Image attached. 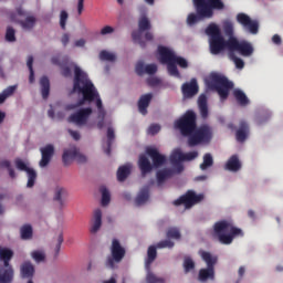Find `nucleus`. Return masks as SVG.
<instances>
[{
    "instance_id": "nucleus-1",
    "label": "nucleus",
    "mask_w": 283,
    "mask_h": 283,
    "mask_svg": "<svg viewBox=\"0 0 283 283\" xmlns=\"http://www.w3.org/2000/svg\"><path fill=\"white\" fill-rule=\"evenodd\" d=\"M73 94H77L78 101L76 104H71L66 107V109H76V107H81L85 105V103H93L95 101L98 116H97V127L98 129H103L105 125H109V122H105V108H103V101H101V95H98V91L94 83L90 81L86 73L76 72L74 76L73 84Z\"/></svg>"
},
{
    "instance_id": "nucleus-2",
    "label": "nucleus",
    "mask_w": 283,
    "mask_h": 283,
    "mask_svg": "<svg viewBox=\"0 0 283 283\" xmlns=\"http://www.w3.org/2000/svg\"><path fill=\"white\" fill-rule=\"evenodd\" d=\"M175 128L179 129L182 136H189L190 147L211 140V128L209 126L196 128V113L191 111H188L181 118L175 122Z\"/></svg>"
},
{
    "instance_id": "nucleus-3",
    "label": "nucleus",
    "mask_w": 283,
    "mask_h": 283,
    "mask_svg": "<svg viewBox=\"0 0 283 283\" xmlns=\"http://www.w3.org/2000/svg\"><path fill=\"white\" fill-rule=\"evenodd\" d=\"M171 240H180V230L178 228H169L167 231V239L157 243L156 247L150 245L147 251V258L145 260V269H146V282L145 283H165V279L160 276H156L151 272V264L154 260H156V249H174V241Z\"/></svg>"
},
{
    "instance_id": "nucleus-4",
    "label": "nucleus",
    "mask_w": 283,
    "mask_h": 283,
    "mask_svg": "<svg viewBox=\"0 0 283 283\" xmlns=\"http://www.w3.org/2000/svg\"><path fill=\"white\" fill-rule=\"evenodd\" d=\"M196 12L190 13L187 18L188 25H196L203 19H211L213 10H224V2L222 0H192Z\"/></svg>"
},
{
    "instance_id": "nucleus-5",
    "label": "nucleus",
    "mask_w": 283,
    "mask_h": 283,
    "mask_svg": "<svg viewBox=\"0 0 283 283\" xmlns=\"http://www.w3.org/2000/svg\"><path fill=\"white\" fill-rule=\"evenodd\" d=\"M167 163V157L160 154L158 148L148 147L146 148V155H140L138 159V167L142 171V175L145 176L149 174L151 169H158V167H163Z\"/></svg>"
},
{
    "instance_id": "nucleus-6",
    "label": "nucleus",
    "mask_w": 283,
    "mask_h": 283,
    "mask_svg": "<svg viewBox=\"0 0 283 283\" xmlns=\"http://www.w3.org/2000/svg\"><path fill=\"white\" fill-rule=\"evenodd\" d=\"M213 235L218 238L221 244H231L233 238L244 235L240 228L233 226L231 220H221L214 223L213 226Z\"/></svg>"
},
{
    "instance_id": "nucleus-7",
    "label": "nucleus",
    "mask_w": 283,
    "mask_h": 283,
    "mask_svg": "<svg viewBox=\"0 0 283 283\" xmlns=\"http://www.w3.org/2000/svg\"><path fill=\"white\" fill-rule=\"evenodd\" d=\"M206 34L209 36V50L213 55L222 54L224 50H229V39L226 40L222 35L220 27L217 24H209L206 28Z\"/></svg>"
},
{
    "instance_id": "nucleus-8",
    "label": "nucleus",
    "mask_w": 283,
    "mask_h": 283,
    "mask_svg": "<svg viewBox=\"0 0 283 283\" xmlns=\"http://www.w3.org/2000/svg\"><path fill=\"white\" fill-rule=\"evenodd\" d=\"M205 83L208 90H214V92L219 94L221 101H227L229 97V90H232L233 87V82L218 73H211L205 78Z\"/></svg>"
},
{
    "instance_id": "nucleus-9",
    "label": "nucleus",
    "mask_w": 283,
    "mask_h": 283,
    "mask_svg": "<svg viewBox=\"0 0 283 283\" xmlns=\"http://www.w3.org/2000/svg\"><path fill=\"white\" fill-rule=\"evenodd\" d=\"M160 63L167 65L168 72H178V66L181 70H187L189 67V62L182 56H177L174 51L167 49V46L158 48Z\"/></svg>"
},
{
    "instance_id": "nucleus-10",
    "label": "nucleus",
    "mask_w": 283,
    "mask_h": 283,
    "mask_svg": "<svg viewBox=\"0 0 283 283\" xmlns=\"http://www.w3.org/2000/svg\"><path fill=\"white\" fill-rule=\"evenodd\" d=\"M13 255L14 252H12V250L0 247V262L3 263V265L0 266V283H12L14 280V268L10 264V260H12Z\"/></svg>"
},
{
    "instance_id": "nucleus-11",
    "label": "nucleus",
    "mask_w": 283,
    "mask_h": 283,
    "mask_svg": "<svg viewBox=\"0 0 283 283\" xmlns=\"http://www.w3.org/2000/svg\"><path fill=\"white\" fill-rule=\"evenodd\" d=\"M69 123H74L77 127H93L92 108H81L69 117Z\"/></svg>"
},
{
    "instance_id": "nucleus-12",
    "label": "nucleus",
    "mask_w": 283,
    "mask_h": 283,
    "mask_svg": "<svg viewBox=\"0 0 283 283\" xmlns=\"http://www.w3.org/2000/svg\"><path fill=\"white\" fill-rule=\"evenodd\" d=\"M123 258H125V248L120 245V241H118V239H113L111 255L106 259V266L108 269H114L116 264L123 261Z\"/></svg>"
},
{
    "instance_id": "nucleus-13",
    "label": "nucleus",
    "mask_w": 283,
    "mask_h": 283,
    "mask_svg": "<svg viewBox=\"0 0 283 283\" xmlns=\"http://www.w3.org/2000/svg\"><path fill=\"white\" fill-rule=\"evenodd\" d=\"M229 52H238L241 56H253L255 49L249 41L231 38L229 39Z\"/></svg>"
},
{
    "instance_id": "nucleus-14",
    "label": "nucleus",
    "mask_w": 283,
    "mask_h": 283,
    "mask_svg": "<svg viewBox=\"0 0 283 283\" xmlns=\"http://www.w3.org/2000/svg\"><path fill=\"white\" fill-rule=\"evenodd\" d=\"M52 65L64 67V72H83L76 63L70 62V56L57 53L51 57Z\"/></svg>"
},
{
    "instance_id": "nucleus-15",
    "label": "nucleus",
    "mask_w": 283,
    "mask_h": 283,
    "mask_svg": "<svg viewBox=\"0 0 283 283\" xmlns=\"http://www.w3.org/2000/svg\"><path fill=\"white\" fill-rule=\"evenodd\" d=\"M14 165L17 169H19V171H25L28 178L27 187L29 189H32V187H34V184L36 182V170L32 168L28 160H23L20 158L15 159Z\"/></svg>"
},
{
    "instance_id": "nucleus-16",
    "label": "nucleus",
    "mask_w": 283,
    "mask_h": 283,
    "mask_svg": "<svg viewBox=\"0 0 283 283\" xmlns=\"http://www.w3.org/2000/svg\"><path fill=\"white\" fill-rule=\"evenodd\" d=\"M202 200H205V195H197L190 190L179 199L175 200L174 205H184L185 209H191L193 205H198V202H202Z\"/></svg>"
},
{
    "instance_id": "nucleus-17",
    "label": "nucleus",
    "mask_w": 283,
    "mask_h": 283,
    "mask_svg": "<svg viewBox=\"0 0 283 283\" xmlns=\"http://www.w3.org/2000/svg\"><path fill=\"white\" fill-rule=\"evenodd\" d=\"M197 156L198 151H190L185 154L182 150H180V148H176L170 155V163L178 165L180 163L196 160Z\"/></svg>"
},
{
    "instance_id": "nucleus-18",
    "label": "nucleus",
    "mask_w": 283,
    "mask_h": 283,
    "mask_svg": "<svg viewBox=\"0 0 283 283\" xmlns=\"http://www.w3.org/2000/svg\"><path fill=\"white\" fill-rule=\"evenodd\" d=\"M237 21L247 30L250 32V34H255L260 28L258 24V21L251 20V17H249L247 13H239L237 15Z\"/></svg>"
},
{
    "instance_id": "nucleus-19",
    "label": "nucleus",
    "mask_w": 283,
    "mask_h": 283,
    "mask_svg": "<svg viewBox=\"0 0 283 283\" xmlns=\"http://www.w3.org/2000/svg\"><path fill=\"white\" fill-rule=\"evenodd\" d=\"M41 151V160L39 163V166L43 169L50 165V161L52 160V156H54V145L48 144L46 146L40 148Z\"/></svg>"
},
{
    "instance_id": "nucleus-20",
    "label": "nucleus",
    "mask_w": 283,
    "mask_h": 283,
    "mask_svg": "<svg viewBox=\"0 0 283 283\" xmlns=\"http://www.w3.org/2000/svg\"><path fill=\"white\" fill-rule=\"evenodd\" d=\"M101 227H103V210H101V208H96L93 211V217L91 219V233H98V231H101Z\"/></svg>"
},
{
    "instance_id": "nucleus-21",
    "label": "nucleus",
    "mask_w": 283,
    "mask_h": 283,
    "mask_svg": "<svg viewBox=\"0 0 283 283\" xmlns=\"http://www.w3.org/2000/svg\"><path fill=\"white\" fill-rule=\"evenodd\" d=\"M184 98H193L198 94V82L196 78H192L190 82H187L181 87Z\"/></svg>"
},
{
    "instance_id": "nucleus-22",
    "label": "nucleus",
    "mask_w": 283,
    "mask_h": 283,
    "mask_svg": "<svg viewBox=\"0 0 283 283\" xmlns=\"http://www.w3.org/2000/svg\"><path fill=\"white\" fill-rule=\"evenodd\" d=\"M78 155V148L76 146L72 145L63 150L62 160L64 165H72L74 160H76V156Z\"/></svg>"
},
{
    "instance_id": "nucleus-23",
    "label": "nucleus",
    "mask_w": 283,
    "mask_h": 283,
    "mask_svg": "<svg viewBox=\"0 0 283 283\" xmlns=\"http://www.w3.org/2000/svg\"><path fill=\"white\" fill-rule=\"evenodd\" d=\"M198 280L199 282H213V280H216V268L213 266H210V268H202L200 271H199V274H198Z\"/></svg>"
},
{
    "instance_id": "nucleus-24",
    "label": "nucleus",
    "mask_w": 283,
    "mask_h": 283,
    "mask_svg": "<svg viewBox=\"0 0 283 283\" xmlns=\"http://www.w3.org/2000/svg\"><path fill=\"white\" fill-rule=\"evenodd\" d=\"M20 275L27 280L34 277V265L30 261H25L20 265Z\"/></svg>"
},
{
    "instance_id": "nucleus-25",
    "label": "nucleus",
    "mask_w": 283,
    "mask_h": 283,
    "mask_svg": "<svg viewBox=\"0 0 283 283\" xmlns=\"http://www.w3.org/2000/svg\"><path fill=\"white\" fill-rule=\"evenodd\" d=\"M180 171H182V167L178 166L177 170H169V169H165V170H159L157 172V184L160 187V185H163V182H165V180H167V178H171V176L174 174H180Z\"/></svg>"
},
{
    "instance_id": "nucleus-26",
    "label": "nucleus",
    "mask_w": 283,
    "mask_h": 283,
    "mask_svg": "<svg viewBox=\"0 0 283 283\" xmlns=\"http://www.w3.org/2000/svg\"><path fill=\"white\" fill-rule=\"evenodd\" d=\"M147 202H149V188L144 187L135 198V206L143 207V205H147Z\"/></svg>"
},
{
    "instance_id": "nucleus-27",
    "label": "nucleus",
    "mask_w": 283,
    "mask_h": 283,
    "mask_svg": "<svg viewBox=\"0 0 283 283\" xmlns=\"http://www.w3.org/2000/svg\"><path fill=\"white\" fill-rule=\"evenodd\" d=\"M199 255L201 260L207 264L208 268L216 266L218 264V256L212 254L211 252H207L205 250L199 251Z\"/></svg>"
},
{
    "instance_id": "nucleus-28",
    "label": "nucleus",
    "mask_w": 283,
    "mask_h": 283,
    "mask_svg": "<svg viewBox=\"0 0 283 283\" xmlns=\"http://www.w3.org/2000/svg\"><path fill=\"white\" fill-rule=\"evenodd\" d=\"M65 198H67V190L61 186H57L54 190L53 200H55L60 207H64Z\"/></svg>"
},
{
    "instance_id": "nucleus-29",
    "label": "nucleus",
    "mask_w": 283,
    "mask_h": 283,
    "mask_svg": "<svg viewBox=\"0 0 283 283\" xmlns=\"http://www.w3.org/2000/svg\"><path fill=\"white\" fill-rule=\"evenodd\" d=\"M151 98H154V96L151 95V93L142 95V97L139 98L138 102V109L139 112L145 116V114H147V107H149V103H151Z\"/></svg>"
},
{
    "instance_id": "nucleus-30",
    "label": "nucleus",
    "mask_w": 283,
    "mask_h": 283,
    "mask_svg": "<svg viewBox=\"0 0 283 283\" xmlns=\"http://www.w3.org/2000/svg\"><path fill=\"white\" fill-rule=\"evenodd\" d=\"M232 94L239 105H241L242 107H247V105H249V97L247 96L244 91L240 88H234Z\"/></svg>"
},
{
    "instance_id": "nucleus-31",
    "label": "nucleus",
    "mask_w": 283,
    "mask_h": 283,
    "mask_svg": "<svg viewBox=\"0 0 283 283\" xmlns=\"http://www.w3.org/2000/svg\"><path fill=\"white\" fill-rule=\"evenodd\" d=\"M226 169H228V171H240V169H242V164L240 159H238V156L230 157L226 164Z\"/></svg>"
},
{
    "instance_id": "nucleus-32",
    "label": "nucleus",
    "mask_w": 283,
    "mask_h": 283,
    "mask_svg": "<svg viewBox=\"0 0 283 283\" xmlns=\"http://www.w3.org/2000/svg\"><path fill=\"white\" fill-rule=\"evenodd\" d=\"M249 136V126L247 123L241 122L240 128L237 130V140L238 143H244Z\"/></svg>"
},
{
    "instance_id": "nucleus-33",
    "label": "nucleus",
    "mask_w": 283,
    "mask_h": 283,
    "mask_svg": "<svg viewBox=\"0 0 283 283\" xmlns=\"http://www.w3.org/2000/svg\"><path fill=\"white\" fill-rule=\"evenodd\" d=\"M198 107L202 118H207V116H209V108L207 106V96L205 94L199 96Z\"/></svg>"
},
{
    "instance_id": "nucleus-34",
    "label": "nucleus",
    "mask_w": 283,
    "mask_h": 283,
    "mask_svg": "<svg viewBox=\"0 0 283 283\" xmlns=\"http://www.w3.org/2000/svg\"><path fill=\"white\" fill-rule=\"evenodd\" d=\"M129 174H132V165L127 164L125 166L119 167L117 170V180L119 182H123L124 180H126Z\"/></svg>"
},
{
    "instance_id": "nucleus-35",
    "label": "nucleus",
    "mask_w": 283,
    "mask_h": 283,
    "mask_svg": "<svg viewBox=\"0 0 283 283\" xmlns=\"http://www.w3.org/2000/svg\"><path fill=\"white\" fill-rule=\"evenodd\" d=\"M17 92V85L8 86L2 93H0V105L6 103L7 98H10Z\"/></svg>"
},
{
    "instance_id": "nucleus-36",
    "label": "nucleus",
    "mask_w": 283,
    "mask_h": 283,
    "mask_svg": "<svg viewBox=\"0 0 283 283\" xmlns=\"http://www.w3.org/2000/svg\"><path fill=\"white\" fill-rule=\"evenodd\" d=\"M32 234H33L32 226L24 224L21 227L20 235L22 240H32Z\"/></svg>"
},
{
    "instance_id": "nucleus-37",
    "label": "nucleus",
    "mask_w": 283,
    "mask_h": 283,
    "mask_svg": "<svg viewBox=\"0 0 283 283\" xmlns=\"http://www.w3.org/2000/svg\"><path fill=\"white\" fill-rule=\"evenodd\" d=\"M42 98H48L50 96V80L48 77H42L40 80Z\"/></svg>"
},
{
    "instance_id": "nucleus-38",
    "label": "nucleus",
    "mask_w": 283,
    "mask_h": 283,
    "mask_svg": "<svg viewBox=\"0 0 283 283\" xmlns=\"http://www.w3.org/2000/svg\"><path fill=\"white\" fill-rule=\"evenodd\" d=\"M138 28L140 32L151 30V22H149V19L147 18V15H142L139 18Z\"/></svg>"
},
{
    "instance_id": "nucleus-39",
    "label": "nucleus",
    "mask_w": 283,
    "mask_h": 283,
    "mask_svg": "<svg viewBox=\"0 0 283 283\" xmlns=\"http://www.w3.org/2000/svg\"><path fill=\"white\" fill-rule=\"evenodd\" d=\"M99 191L102 193V206L107 207V205H109V201L112 200V195L109 193V190L105 186H102L99 188Z\"/></svg>"
},
{
    "instance_id": "nucleus-40",
    "label": "nucleus",
    "mask_w": 283,
    "mask_h": 283,
    "mask_svg": "<svg viewBox=\"0 0 283 283\" xmlns=\"http://www.w3.org/2000/svg\"><path fill=\"white\" fill-rule=\"evenodd\" d=\"M99 60L108 61V63H114L116 61V54H114L107 50H103L99 52Z\"/></svg>"
},
{
    "instance_id": "nucleus-41",
    "label": "nucleus",
    "mask_w": 283,
    "mask_h": 283,
    "mask_svg": "<svg viewBox=\"0 0 283 283\" xmlns=\"http://www.w3.org/2000/svg\"><path fill=\"white\" fill-rule=\"evenodd\" d=\"M209 167H213V156H211V154H206L203 156V161L200 165V170L205 171L206 169H209Z\"/></svg>"
},
{
    "instance_id": "nucleus-42",
    "label": "nucleus",
    "mask_w": 283,
    "mask_h": 283,
    "mask_svg": "<svg viewBox=\"0 0 283 283\" xmlns=\"http://www.w3.org/2000/svg\"><path fill=\"white\" fill-rule=\"evenodd\" d=\"M196 269V262L190 256H185L184 259V270L185 273H191Z\"/></svg>"
},
{
    "instance_id": "nucleus-43",
    "label": "nucleus",
    "mask_w": 283,
    "mask_h": 283,
    "mask_svg": "<svg viewBox=\"0 0 283 283\" xmlns=\"http://www.w3.org/2000/svg\"><path fill=\"white\" fill-rule=\"evenodd\" d=\"M35 23H36V18L29 15L27 17L25 21L20 22V25L23 28V30H32Z\"/></svg>"
},
{
    "instance_id": "nucleus-44",
    "label": "nucleus",
    "mask_w": 283,
    "mask_h": 283,
    "mask_svg": "<svg viewBox=\"0 0 283 283\" xmlns=\"http://www.w3.org/2000/svg\"><path fill=\"white\" fill-rule=\"evenodd\" d=\"M223 32L226 34V36H228V39H235V36L233 35V22L231 21H224L223 22Z\"/></svg>"
},
{
    "instance_id": "nucleus-45",
    "label": "nucleus",
    "mask_w": 283,
    "mask_h": 283,
    "mask_svg": "<svg viewBox=\"0 0 283 283\" xmlns=\"http://www.w3.org/2000/svg\"><path fill=\"white\" fill-rule=\"evenodd\" d=\"M132 38L135 43H138V45H140V48H146L147 44L145 43V41H143V31H134L132 33Z\"/></svg>"
},
{
    "instance_id": "nucleus-46",
    "label": "nucleus",
    "mask_w": 283,
    "mask_h": 283,
    "mask_svg": "<svg viewBox=\"0 0 283 283\" xmlns=\"http://www.w3.org/2000/svg\"><path fill=\"white\" fill-rule=\"evenodd\" d=\"M31 258L38 263L45 262V252L43 250H35L31 252Z\"/></svg>"
},
{
    "instance_id": "nucleus-47",
    "label": "nucleus",
    "mask_w": 283,
    "mask_h": 283,
    "mask_svg": "<svg viewBox=\"0 0 283 283\" xmlns=\"http://www.w3.org/2000/svg\"><path fill=\"white\" fill-rule=\"evenodd\" d=\"M114 128L112 126H108L107 128V148L104 149L105 154H109V147H112V140H114Z\"/></svg>"
},
{
    "instance_id": "nucleus-48",
    "label": "nucleus",
    "mask_w": 283,
    "mask_h": 283,
    "mask_svg": "<svg viewBox=\"0 0 283 283\" xmlns=\"http://www.w3.org/2000/svg\"><path fill=\"white\" fill-rule=\"evenodd\" d=\"M6 41H8L9 43H14V41H17L15 31L12 27L7 28Z\"/></svg>"
},
{
    "instance_id": "nucleus-49",
    "label": "nucleus",
    "mask_w": 283,
    "mask_h": 283,
    "mask_svg": "<svg viewBox=\"0 0 283 283\" xmlns=\"http://www.w3.org/2000/svg\"><path fill=\"white\" fill-rule=\"evenodd\" d=\"M148 77H147V82L149 85H159L160 84V80L158 77H156V75H154V73L148 72Z\"/></svg>"
},
{
    "instance_id": "nucleus-50",
    "label": "nucleus",
    "mask_w": 283,
    "mask_h": 283,
    "mask_svg": "<svg viewBox=\"0 0 283 283\" xmlns=\"http://www.w3.org/2000/svg\"><path fill=\"white\" fill-rule=\"evenodd\" d=\"M67 12L66 11H61L60 13V27L62 30H65V25L67 23Z\"/></svg>"
},
{
    "instance_id": "nucleus-51",
    "label": "nucleus",
    "mask_w": 283,
    "mask_h": 283,
    "mask_svg": "<svg viewBox=\"0 0 283 283\" xmlns=\"http://www.w3.org/2000/svg\"><path fill=\"white\" fill-rule=\"evenodd\" d=\"M158 132H160V125L158 124H153L148 127V130L147 133L150 135V136H156V134H158Z\"/></svg>"
},
{
    "instance_id": "nucleus-52",
    "label": "nucleus",
    "mask_w": 283,
    "mask_h": 283,
    "mask_svg": "<svg viewBox=\"0 0 283 283\" xmlns=\"http://www.w3.org/2000/svg\"><path fill=\"white\" fill-rule=\"evenodd\" d=\"M1 166L7 167V169L9 170L10 178H17V174L14 172L13 169L10 168V161L4 160V161H2Z\"/></svg>"
},
{
    "instance_id": "nucleus-53",
    "label": "nucleus",
    "mask_w": 283,
    "mask_h": 283,
    "mask_svg": "<svg viewBox=\"0 0 283 283\" xmlns=\"http://www.w3.org/2000/svg\"><path fill=\"white\" fill-rule=\"evenodd\" d=\"M33 65H34V57L32 55H29L27 60V67L29 69V72H34Z\"/></svg>"
},
{
    "instance_id": "nucleus-54",
    "label": "nucleus",
    "mask_w": 283,
    "mask_h": 283,
    "mask_svg": "<svg viewBox=\"0 0 283 283\" xmlns=\"http://www.w3.org/2000/svg\"><path fill=\"white\" fill-rule=\"evenodd\" d=\"M113 32H114V28L109 27V25H106V27L102 28V30H101L102 36H105L107 34H113Z\"/></svg>"
},
{
    "instance_id": "nucleus-55",
    "label": "nucleus",
    "mask_w": 283,
    "mask_h": 283,
    "mask_svg": "<svg viewBox=\"0 0 283 283\" xmlns=\"http://www.w3.org/2000/svg\"><path fill=\"white\" fill-rule=\"evenodd\" d=\"M61 244H63V233L57 235V243L55 245V253L59 255V251H61Z\"/></svg>"
},
{
    "instance_id": "nucleus-56",
    "label": "nucleus",
    "mask_w": 283,
    "mask_h": 283,
    "mask_svg": "<svg viewBox=\"0 0 283 283\" xmlns=\"http://www.w3.org/2000/svg\"><path fill=\"white\" fill-rule=\"evenodd\" d=\"M75 160H77V163H87V156H85L83 153L78 151L77 149V155L75 156Z\"/></svg>"
},
{
    "instance_id": "nucleus-57",
    "label": "nucleus",
    "mask_w": 283,
    "mask_h": 283,
    "mask_svg": "<svg viewBox=\"0 0 283 283\" xmlns=\"http://www.w3.org/2000/svg\"><path fill=\"white\" fill-rule=\"evenodd\" d=\"M145 62L143 60L138 61L135 66V72H145Z\"/></svg>"
},
{
    "instance_id": "nucleus-58",
    "label": "nucleus",
    "mask_w": 283,
    "mask_h": 283,
    "mask_svg": "<svg viewBox=\"0 0 283 283\" xmlns=\"http://www.w3.org/2000/svg\"><path fill=\"white\" fill-rule=\"evenodd\" d=\"M234 65L238 70H242L244 67V61L240 57H235Z\"/></svg>"
},
{
    "instance_id": "nucleus-59",
    "label": "nucleus",
    "mask_w": 283,
    "mask_h": 283,
    "mask_svg": "<svg viewBox=\"0 0 283 283\" xmlns=\"http://www.w3.org/2000/svg\"><path fill=\"white\" fill-rule=\"evenodd\" d=\"M70 136L73 137V140H81V133L76 130L69 129Z\"/></svg>"
},
{
    "instance_id": "nucleus-60",
    "label": "nucleus",
    "mask_w": 283,
    "mask_h": 283,
    "mask_svg": "<svg viewBox=\"0 0 283 283\" xmlns=\"http://www.w3.org/2000/svg\"><path fill=\"white\" fill-rule=\"evenodd\" d=\"M145 72H158V66L156 64H147Z\"/></svg>"
},
{
    "instance_id": "nucleus-61",
    "label": "nucleus",
    "mask_w": 283,
    "mask_h": 283,
    "mask_svg": "<svg viewBox=\"0 0 283 283\" xmlns=\"http://www.w3.org/2000/svg\"><path fill=\"white\" fill-rule=\"evenodd\" d=\"M85 8V0L77 1V12L78 14H83V9Z\"/></svg>"
},
{
    "instance_id": "nucleus-62",
    "label": "nucleus",
    "mask_w": 283,
    "mask_h": 283,
    "mask_svg": "<svg viewBox=\"0 0 283 283\" xmlns=\"http://www.w3.org/2000/svg\"><path fill=\"white\" fill-rule=\"evenodd\" d=\"M102 283H118V275L114 274L109 279L104 280Z\"/></svg>"
},
{
    "instance_id": "nucleus-63",
    "label": "nucleus",
    "mask_w": 283,
    "mask_h": 283,
    "mask_svg": "<svg viewBox=\"0 0 283 283\" xmlns=\"http://www.w3.org/2000/svg\"><path fill=\"white\" fill-rule=\"evenodd\" d=\"M61 42H62V45H64V48H65L67 45V43H70V34L64 33L62 35Z\"/></svg>"
},
{
    "instance_id": "nucleus-64",
    "label": "nucleus",
    "mask_w": 283,
    "mask_h": 283,
    "mask_svg": "<svg viewBox=\"0 0 283 283\" xmlns=\"http://www.w3.org/2000/svg\"><path fill=\"white\" fill-rule=\"evenodd\" d=\"M272 41H273V43H275V45H282V38H280L279 34H274L272 36Z\"/></svg>"
}]
</instances>
